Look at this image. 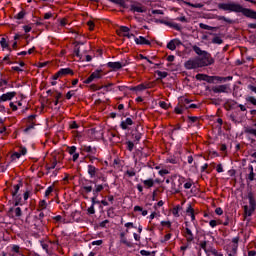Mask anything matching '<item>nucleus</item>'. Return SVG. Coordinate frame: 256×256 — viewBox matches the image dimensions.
<instances>
[{
    "mask_svg": "<svg viewBox=\"0 0 256 256\" xmlns=\"http://www.w3.org/2000/svg\"><path fill=\"white\" fill-rule=\"evenodd\" d=\"M218 9L229 11L230 13H242L248 19H256V11L249 8H244L241 4L235 2L219 3Z\"/></svg>",
    "mask_w": 256,
    "mask_h": 256,
    "instance_id": "1",
    "label": "nucleus"
},
{
    "mask_svg": "<svg viewBox=\"0 0 256 256\" xmlns=\"http://www.w3.org/2000/svg\"><path fill=\"white\" fill-rule=\"evenodd\" d=\"M248 201H249L250 209H249V206L245 205L244 213L248 217H251V215H253V211H255L256 209L255 194H253V192L248 193Z\"/></svg>",
    "mask_w": 256,
    "mask_h": 256,
    "instance_id": "2",
    "label": "nucleus"
},
{
    "mask_svg": "<svg viewBox=\"0 0 256 256\" xmlns=\"http://www.w3.org/2000/svg\"><path fill=\"white\" fill-rule=\"evenodd\" d=\"M196 59L198 60L200 67H209V65H213V63H215V60L213 57H211L209 52L202 54V56L196 57Z\"/></svg>",
    "mask_w": 256,
    "mask_h": 256,
    "instance_id": "3",
    "label": "nucleus"
},
{
    "mask_svg": "<svg viewBox=\"0 0 256 256\" xmlns=\"http://www.w3.org/2000/svg\"><path fill=\"white\" fill-rule=\"evenodd\" d=\"M88 175L90 179H95V177H97V179H100V181H103V183L107 181V178L102 173L99 172V168L91 164L88 165Z\"/></svg>",
    "mask_w": 256,
    "mask_h": 256,
    "instance_id": "4",
    "label": "nucleus"
},
{
    "mask_svg": "<svg viewBox=\"0 0 256 256\" xmlns=\"http://www.w3.org/2000/svg\"><path fill=\"white\" fill-rule=\"evenodd\" d=\"M213 93H229L231 91V86L229 84H222L212 87Z\"/></svg>",
    "mask_w": 256,
    "mask_h": 256,
    "instance_id": "5",
    "label": "nucleus"
},
{
    "mask_svg": "<svg viewBox=\"0 0 256 256\" xmlns=\"http://www.w3.org/2000/svg\"><path fill=\"white\" fill-rule=\"evenodd\" d=\"M185 69H199L201 68V64H199V60H197V58L194 59H190L188 61L185 62L184 64Z\"/></svg>",
    "mask_w": 256,
    "mask_h": 256,
    "instance_id": "6",
    "label": "nucleus"
},
{
    "mask_svg": "<svg viewBox=\"0 0 256 256\" xmlns=\"http://www.w3.org/2000/svg\"><path fill=\"white\" fill-rule=\"evenodd\" d=\"M90 183H94L95 188L92 190L93 191V195L95 197L99 196V193H101L103 191V189H105V187H108L107 184H97V180L94 181H90Z\"/></svg>",
    "mask_w": 256,
    "mask_h": 256,
    "instance_id": "7",
    "label": "nucleus"
},
{
    "mask_svg": "<svg viewBox=\"0 0 256 256\" xmlns=\"http://www.w3.org/2000/svg\"><path fill=\"white\" fill-rule=\"evenodd\" d=\"M101 70H96L94 71L85 81L84 83L86 85H89V83H92L93 81H95V79H101Z\"/></svg>",
    "mask_w": 256,
    "mask_h": 256,
    "instance_id": "8",
    "label": "nucleus"
},
{
    "mask_svg": "<svg viewBox=\"0 0 256 256\" xmlns=\"http://www.w3.org/2000/svg\"><path fill=\"white\" fill-rule=\"evenodd\" d=\"M184 237L187 243H193V241H195V236L193 235L190 227L185 228Z\"/></svg>",
    "mask_w": 256,
    "mask_h": 256,
    "instance_id": "9",
    "label": "nucleus"
},
{
    "mask_svg": "<svg viewBox=\"0 0 256 256\" xmlns=\"http://www.w3.org/2000/svg\"><path fill=\"white\" fill-rule=\"evenodd\" d=\"M130 11H132V13H145V9H143V6H141V4L137 2L130 5Z\"/></svg>",
    "mask_w": 256,
    "mask_h": 256,
    "instance_id": "10",
    "label": "nucleus"
},
{
    "mask_svg": "<svg viewBox=\"0 0 256 256\" xmlns=\"http://www.w3.org/2000/svg\"><path fill=\"white\" fill-rule=\"evenodd\" d=\"M141 137H143V134H141V132H138L137 129L131 134L132 142L135 143V145H137L141 141Z\"/></svg>",
    "mask_w": 256,
    "mask_h": 256,
    "instance_id": "11",
    "label": "nucleus"
},
{
    "mask_svg": "<svg viewBox=\"0 0 256 256\" xmlns=\"http://www.w3.org/2000/svg\"><path fill=\"white\" fill-rule=\"evenodd\" d=\"M107 67L113 71H119V69L123 68V64H121V62H108Z\"/></svg>",
    "mask_w": 256,
    "mask_h": 256,
    "instance_id": "12",
    "label": "nucleus"
},
{
    "mask_svg": "<svg viewBox=\"0 0 256 256\" xmlns=\"http://www.w3.org/2000/svg\"><path fill=\"white\" fill-rule=\"evenodd\" d=\"M181 185H182V183L180 181H178V185L175 181H172L171 189H172V193L174 195H177L178 193H181Z\"/></svg>",
    "mask_w": 256,
    "mask_h": 256,
    "instance_id": "13",
    "label": "nucleus"
},
{
    "mask_svg": "<svg viewBox=\"0 0 256 256\" xmlns=\"http://www.w3.org/2000/svg\"><path fill=\"white\" fill-rule=\"evenodd\" d=\"M133 125V119L131 118H126L125 121H122L120 124L121 129H123L124 131L129 129V126Z\"/></svg>",
    "mask_w": 256,
    "mask_h": 256,
    "instance_id": "14",
    "label": "nucleus"
},
{
    "mask_svg": "<svg viewBox=\"0 0 256 256\" xmlns=\"http://www.w3.org/2000/svg\"><path fill=\"white\" fill-rule=\"evenodd\" d=\"M16 95L17 92H7L6 94L0 96V99H2V101H11V99H13V97H15Z\"/></svg>",
    "mask_w": 256,
    "mask_h": 256,
    "instance_id": "15",
    "label": "nucleus"
},
{
    "mask_svg": "<svg viewBox=\"0 0 256 256\" xmlns=\"http://www.w3.org/2000/svg\"><path fill=\"white\" fill-rule=\"evenodd\" d=\"M136 45H151V41L147 40L145 37L140 36L139 38H135Z\"/></svg>",
    "mask_w": 256,
    "mask_h": 256,
    "instance_id": "16",
    "label": "nucleus"
},
{
    "mask_svg": "<svg viewBox=\"0 0 256 256\" xmlns=\"http://www.w3.org/2000/svg\"><path fill=\"white\" fill-rule=\"evenodd\" d=\"M83 151L89 153L88 155H97V148L91 146H84Z\"/></svg>",
    "mask_w": 256,
    "mask_h": 256,
    "instance_id": "17",
    "label": "nucleus"
},
{
    "mask_svg": "<svg viewBox=\"0 0 256 256\" xmlns=\"http://www.w3.org/2000/svg\"><path fill=\"white\" fill-rule=\"evenodd\" d=\"M59 71L61 77H66V75H74L73 69L71 68H62Z\"/></svg>",
    "mask_w": 256,
    "mask_h": 256,
    "instance_id": "18",
    "label": "nucleus"
},
{
    "mask_svg": "<svg viewBox=\"0 0 256 256\" xmlns=\"http://www.w3.org/2000/svg\"><path fill=\"white\" fill-rule=\"evenodd\" d=\"M233 76L221 77V76H214V81H219V83H226V81H231Z\"/></svg>",
    "mask_w": 256,
    "mask_h": 256,
    "instance_id": "19",
    "label": "nucleus"
},
{
    "mask_svg": "<svg viewBox=\"0 0 256 256\" xmlns=\"http://www.w3.org/2000/svg\"><path fill=\"white\" fill-rule=\"evenodd\" d=\"M244 133L246 135H253V137L256 138V129H254V128H251V127L247 126V127L244 128Z\"/></svg>",
    "mask_w": 256,
    "mask_h": 256,
    "instance_id": "20",
    "label": "nucleus"
},
{
    "mask_svg": "<svg viewBox=\"0 0 256 256\" xmlns=\"http://www.w3.org/2000/svg\"><path fill=\"white\" fill-rule=\"evenodd\" d=\"M192 49L196 53V55H198V57H201L202 55H204V53H207V51L201 50L197 45L192 46Z\"/></svg>",
    "mask_w": 256,
    "mask_h": 256,
    "instance_id": "21",
    "label": "nucleus"
},
{
    "mask_svg": "<svg viewBox=\"0 0 256 256\" xmlns=\"http://www.w3.org/2000/svg\"><path fill=\"white\" fill-rule=\"evenodd\" d=\"M149 84H140V85H138V86H136V87H133L131 90L132 91H145V89H149Z\"/></svg>",
    "mask_w": 256,
    "mask_h": 256,
    "instance_id": "22",
    "label": "nucleus"
},
{
    "mask_svg": "<svg viewBox=\"0 0 256 256\" xmlns=\"http://www.w3.org/2000/svg\"><path fill=\"white\" fill-rule=\"evenodd\" d=\"M200 29H206V31H217V27L209 26L207 24L200 23Z\"/></svg>",
    "mask_w": 256,
    "mask_h": 256,
    "instance_id": "23",
    "label": "nucleus"
},
{
    "mask_svg": "<svg viewBox=\"0 0 256 256\" xmlns=\"http://www.w3.org/2000/svg\"><path fill=\"white\" fill-rule=\"evenodd\" d=\"M0 45L2 49H7L8 51H11V47H9V43H7V39L1 38Z\"/></svg>",
    "mask_w": 256,
    "mask_h": 256,
    "instance_id": "24",
    "label": "nucleus"
},
{
    "mask_svg": "<svg viewBox=\"0 0 256 256\" xmlns=\"http://www.w3.org/2000/svg\"><path fill=\"white\" fill-rule=\"evenodd\" d=\"M183 3H185V5H188V7H193L194 9H202V7L204 6L201 3L193 4L191 2H185V1H183Z\"/></svg>",
    "mask_w": 256,
    "mask_h": 256,
    "instance_id": "25",
    "label": "nucleus"
},
{
    "mask_svg": "<svg viewBox=\"0 0 256 256\" xmlns=\"http://www.w3.org/2000/svg\"><path fill=\"white\" fill-rule=\"evenodd\" d=\"M216 222H217V225H224L225 227H227L229 225V215L225 216L224 222L221 219L216 220Z\"/></svg>",
    "mask_w": 256,
    "mask_h": 256,
    "instance_id": "26",
    "label": "nucleus"
},
{
    "mask_svg": "<svg viewBox=\"0 0 256 256\" xmlns=\"http://www.w3.org/2000/svg\"><path fill=\"white\" fill-rule=\"evenodd\" d=\"M218 21H225V23H229V25H233L234 21L225 17V16H217Z\"/></svg>",
    "mask_w": 256,
    "mask_h": 256,
    "instance_id": "27",
    "label": "nucleus"
},
{
    "mask_svg": "<svg viewBox=\"0 0 256 256\" xmlns=\"http://www.w3.org/2000/svg\"><path fill=\"white\" fill-rule=\"evenodd\" d=\"M143 184L145 185V187H148V189H149V188L153 187V185H155V181L150 178L148 180H144Z\"/></svg>",
    "mask_w": 256,
    "mask_h": 256,
    "instance_id": "28",
    "label": "nucleus"
},
{
    "mask_svg": "<svg viewBox=\"0 0 256 256\" xmlns=\"http://www.w3.org/2000/svg\"><path fill=\"white\" fill-rule=\"evenodd\" d=\"M21 187H23L22 183H19V184L14 186V191L12 192V197L17 196V194L19 193V189H21Z\"/></svg>",
    "mask_w": 256,
    "mask_h": 256,
    "instance_id": "29",
    "label": "nucleus"
},
{
    "mask_svg": "<svg viewBox=\"0 0 256 256\" xmlns=\"http://www.w3.org/2000/svg\"><path fill=\"white\" fill-rule=\"evenodd\" d=\"M35 128V122H27V127L24 129V133H29L31 129Z\"/></svg>",
    "mask_w": 256,
    "mask_h": 256,
    "instance_id": "30",
    "label": "nucleus"
},
{
    "mask_svg": "<svg viewBox=\"0 0 256 256\" xmlns=\"http://www.w3.org/2000/svg\"><path fill=\"white\" fill-rule=\"evenodd\" d=\"M81 190L83 193H91V191H93V186H85V185H82L81 186Z\"/></svg>",
    "mask_w": 256,
    "mask_h": 256,
    "instance_id": "31",
    "label": "nucleus"
},
{
    "mask_svg": "<svg viewBox=\"0 0 256 256\" xmlns=\"http://www.w3.org/2000/svg\"><path fill=\"white\" fill-rule=\"evenodd\" d=\"M86 159H88L90 161V163H94L99 158L96 156V154H88V155H86Z\"/></svg>",
    "mask_w": 256,
    "mask_h": 256,
    "instance_id": "32",
    "label": "nucleus"
},
{
    "mask_svg": "<svg viewBox=\"0 0 256 256\" xmlns=\"http://www.w3.org/2000/svg\"><path fill=\"white\" fill-rule=\"evenodd\" d=\"M212 43L214 45H221V44H223V39H221V37H219V36H216L212 39Z\"/></svg>",
    "mask_w": 256,
    "mask_h": 256,
    "instance_id": "33",
    "label": "nucleus"
},
{
    "mask_svg": "<svg viewBox=\"0 0 256 256\" xmlns=\"http://www.w3.org/2000/svg\"><path fill=\"white\" fill-rule=\"evenodd\" d=\"M167 49H170V51H175L177 49L175 41L171 40L170 42H168Z\"/></svg>",
    "mask_w": 256,
    "mask_h": 256,
    "instance_id": "34",
    "label": "nucleus"
},
{
    "mask_svg": "<svg viewBox=\"0 0 256 256\" xmlns=\"http://www.w3.org/2000/svg\"><path fill=\"white\" fill-rule=\"evenodd\" d=\"M126 145H127L128 151H130V152L133 151V149L135 148V142H133V141H127Z\"/></svg>",
    "mask_w": 256,
    "mask_h": 256,
    "instance_id": "35",
    "label": "nucleus"
},
{
    "mask_svg": "<svg viewBox=\"0 0 256 256\" xmlns=\"http://www.w3.org/2000/svg\"><path fill=\"white\" fill-rule=\"evenodd\" d=\"M181 209V206L177 205L176 207L173 208L172 214L174 217H179V210Z\"/></svg>",
    "mask_w": 256,
    "mask_h": 256,
    "instance_id": "36",
    "label": "nucleus"
},
{
    "mask_svg": "<svg viewBox=\"0 0 256 256\" xmlns=\"http://www.w3.org/2000/svg\"><path fill=\"white\" fill-rule=\"evenodd\" d=\"M168 27H172V29H175L176 31H181V26L179 24L169 22Z\"/></svg>",
    "mask_w": 256,
    "mask_h": 256,
    "instance_id": "37",
    "label": "nucleus"
},
{
    "mask_svg": "<svg viewBox=\"0 0 256 256\" xmlns=\"http://www.w3.org/2000/svg\"><path fill=\"white\" fill-rule=\"evenodd\" d=\"M25 15H27V13L25 12V10H21L16 16L15 19H23L25 17Z\"/></svg>",
    "mask_w": 256,
    "mask_h": 256,
    "instance_id": "38",
    "label": "nucleus"
},
{
    "mask_svg": "<svg viewBox=\"0 0 256 256\" xmlns=\"http://www.w3.org/2000/svg\"><path fill=\"white\" fill-rule=\"evenodd\" d=\"M12 252L17 253L18 255H21V247H19V245H13Z\"/></svg>",
    "mask_w": 256,
    "mask_h": 256,
    "instance_id": "39",
    "label": "nucleus"
},
{
    "mask_svg": "<svg viewBox=\"0 0 256 256\" xmlns=\"http://www.w3.org/2000/svg\"><path fill=\"white\" fill-rule=\"evenodd\" d=\"M246 101H247L248 103H251L252 105H254V106L256 107V98H255V97H253V96H248V97L246 98Z\"/></svg>",
    "mask_w": 256,
    "mask_h": 256,
    "instance_id": "40",
    "label": "nucleus"
},
{
    "mask_svg": "<svg viewBox=\"0 0 256 256\" xmlns=\"http://www.w3.org/2000/svg\"><path fill=\"white\" fill-rule=\"evenodd\" d=\"M14 197V201H15V207L21 205V196L20 195H17L16 196H13Z\"/></svg>",
    "mask_w": 256,
    "mask_h": 256,
    "instance_id": "41",
    "label": "nucleus"
},
{
    "mask_svg": "<svg viewBox=\"0 0 256 256\" xmlns=\"http://www.w3.org/2000/svg\"><path fill=\"white\" fill-rule=\"evenodd\" d=\"M156 75H158V77H160L161 79H165V77H167V75H169V73L157 70Z\"/></svg>",
    "mask_w": 256,
    "mask_h": 256,
    "instance_id": "42",
    "label": "nucleus"
},
{
    "mask_svg": "<svg viewBox=\"0 0 256 256\" xmlns=\"http://www.w3.org/2000/svg\"><path fill=\"white\" fill-rule=\"evenodd\" d=\"M121 243H123V245H126V247H133V243L127 241V238H121Z\"/></svg>",
    "mask_w": 256,
    "mask_h": 256,
    "instance_id": "43",
    "label": "nucleus"
},
{
    "mask_svg": "<svg viewBox=\"0 0 256 256\" xmlns=\"http://www.w3.org/2000/svg\"><path fill=\"white\" fill-rule=\"evenodd\" d=\"M107 215H108V217H111V218L115 217V208H113V207L109 208L107 210Z\"/></svg>",
    "mask_w": 256,
    "mask_h": 256,
    "instance_id": "44",
    "label": "nucleus"
},
{
    "mask_svg": "<svg viewBox=\"0 0 256 256\" xmlns=\"http://www.w3.org/2000/svg\"><path fill=\"white\" fill-rule=\"evenodd\" d=\"M206 77H207V74H197L196 75L197 81H205Z\"/></svg>",
    "mask_w": 256,
    "mask_h": 256,
    "instance_id": "45",
    "label": "nucleus"
},
{
    "mask_svg": "<svg viewBox=\"0 0 256 256\" xmlns=\"http://www.w3.org/2000/svg\"><path fill=\"white\" fill-rule=\"evenodd\" d=\"M205 81H206L207 83H215V76L206 75Z\"/></svg>",
    "mask_w": 256,
    "mask_h": 256,
    "instance_id": "46",
    "label": "nucleus"
},
{
    "mask_svg": "<svg viewBox=\"0 0 256 256\" xmlns=\"http://www.w3.org/2000/svg\"><path fill=\"white\" fill-rule=\"evenodd\" d=\"M57 167V158H54L52 165L50 167H47L48 171H51V169H55Z\"/></svg>",
    "mask_w": 256,
    "mask_h": 256,
    "instance_id": "47",
    "label": "nucleus"
},
{
    "mask_svg": "<svg viewBox=\"0 0 256 256\" xmlns=\"http://www.w3.org/2000/svg\"><path fill=\"white\" fill-rule=\"evenodd\" d=\"M186 213H188V215H193V213H195V209H193V206L189 205L186 209Z\"/></svg>",
    "mask_w": 256,
    "mask_h": 256,
    "instance_id": "48",
    "label": "nucleus"
},
{
    "mask_svg": "<svg viewBox=\"0 0 256 256\" xmlns=\"http://www.w3.org/2000/svg\"><path fill=\"white\" fill-rule=\"evenodd\" d=\"M35 117H37V115H35V114H32V115L28 116L27 122L28 123H35Z\"/></svg>",
    "mask_w": 256,
    "mask_h": 256,
    "instance_id": "49",
    "label": "nucleus"
},
{
    "mask_svg": "<svg viewBox=\"0 0 256 256\" xmlns=\"http://www.w3.org/2000/svg\"><path fill=\"white\" fill-rule=\"evenodd\" d=\"M15 215L16 217H21V215H23V211H21L20 207L15 208Z\"/></svg>",
    "mask_w": 256,
    "mask_h": 256,
    "instance_id": "50",
    "label": "nucleus"
},
{
    "mask_svg": "<svg viewBox=\"0 0 256 256\" xmlns=\"http://www.w3.org/2000/svg\"><path fill=\"white\" fill-rule=\"evenodd\" d=\"M9 82H7V80L1 79L0 80V87H1V91H5V88L3 87L4 85H8Z\"/></svg>",
    "mask_w": 256,
    "mask_h": 256,
    "instance_id": "51",
    "label": "nucleus"
},
{
    "mask_svg": "<svg viewBox=\"0 0 256 256\" xmlns=\"http://www.w3.org/2000/svg\"><path fill=\"white\" fill-rule=\"evenodd\" d=\"M40 209H47V201L42 200L39 202Z\"/></svg>",
    "mask_w": 256,
    "mask_h": 256,
    "instance_id": "52",
    "label": "nucleus"
},
{
    "mask_svg": "<svg viewBox=\"0 0 256 256\" xmlns=\"http://www.w3.org/2000/svg\"><path fill=\"white\" fill-rule=\"evenodd\" d=\"M120 31H121V33H124V35H125V34L129 33L130 29L127 26H121Z\"/></svg>",
    "mask_w": 256,
    "mask_h": 256,
    "instance_id": "53",
    "label": "nucleus"
},
{
    "mask_svg": "<svg viewBox=\"0 0 256 256\" xmlns=\"http://www.w3.org/2000/svg\"><path fill=\"white\" fill-rule=\"evenodd\" d=\"M74 55L76 57H78L79 59H81V54H80V50H79L78 46H75V48H74Z\"/></svg>",
    "mask_w": 256,
    "mask_h": 256,
    "instance_id": "54",
    "label": "nucleus"
},
{
    "mask_svg": "<svg viewBox=\"0 0 256 256\" xmlns=\"http://www.w3.org/2000/svg\"><path fill=\"white\" fill-rule=\"evenodd\" d=\"M21 157V154L19 152H15L11 155L12 161H15V159H19Z\"/></svg>",
    "mask_w": 256,
    "mask_h": 256,
    "instance_id": "55",
    "label": "nucleus"
},
{
    "mask_svg": "<svg viewBox=\"0 0 256 256\" xmlns=\"http://www.w3.org/2000/svg\"><path fill=\"white\" fill-rule=\"evenodd\" d=\"M77 151V147L72 146V147H68V153L70 155H74V153Z\"/></svg>",
    "mask_w": 256,
    "mask_h": 256,
    "instance_id": "56",
    "label": "nucleus"
},
{
    "mask_svg": "<svg viewBox=\"0 0 256 256\" xmlns=\"http://www.w3.org/2000/svg\"><path fill=\"white\" fill-rule=\"evenodd\" d=\"M161 225L162 227H168V229H171V221H162Z\"/></svg>",
    "mask_w": 256,
    "mask_h": 256,
    "instance_id": "57",
    "label": "nucleus"
},
{
    "mask_svg": "<svg viewBox=\"0 0 256 256\" xmlns=\"http://www.w3.org/2000/svg\"><path fill=\"white\" fill-rule=\"evenodd\" d=\"M51 193H53V186H50L47 188V190L45 192V197H49L51 195Z\"/></svg>",
    "mask_w": 256,
    "mask_h": 256,
    "instance_id": "58",
    "label": "nucleus"
},
{
    "mask_svg": "<svg viewBox=\"0 0 256 256\" xmlns=\"http://www.w3.org/2000/svg\"><path fill=\"white\" fill-rule=\"evenodd\" d=\"M159 105L162 109H169V106H168L167 102H165V101H160Z\"/></svg>",
    "mask_w": 256,
    "mask_h": 256,
    "instance_id": "59",
    "label": "nucleus"
},
{
    "mask_svg": "<svg viewBox=\"0 0 256 256\" xmlns=\"http://www.w3.org/2000/svg\"><path fill=\"white\" fill-rule=\"evenodd\" d=\"M70 129H79V124L76 121L70 123Z\"/></svg>",
    "mask_w": 256,
    "mask_h": 256,
    "instance_id": "60",
    "label": "nucleus"
},
{
    "mask_svg": "<svg viewBox=\"0 0 256 256\" xmlns=\"http://www.w3.org/2000/svg\"><path fill=\"white\" fill-rule=\"evenodd\" d=\"M87 212L89 213V215H95V206H90Z\"/></svg>",
    "mask_w": 256,
    "mask_h": 256,
    "instance_id": "61",
    "label": "nucleus"
},
{
    "mask_svg": "<svg viewBox=\"0 0 256 256\" xmlns=\"http://www.w3.org/2000/svg\"><path fill=\"white\" fill-rule=\"evenodd\" d=\"M154 21L155 23H161L162 25H167V26L169 25V22L165 20L155 19Z\"/></svg>",
    "mask_w": 256,
    "mask_h": 256,
    "instance_id": "62",
    "label": "nucleus"
},
{
    "mask_svg": "<svg viewBox=\"0 0 256 256\" xmlns=\"http://www.w3.org/2000/svg\"><path fill=\"white\" fill-rule=\"evenodd\" d=\"M126 175H128V177H135L136 173L134 170H127Z\"/></svg>",
    "mask_w": 256,
    "mask_h": 256,
    "instance_id": "63",
    "label": "nucleus"
},
{
    "mask_svg": "<svg viewBox=\"0 0 256 256\" xmlns=\"http://www.w3.org/2000/svg\"><path fill=\"white\" fill-rule=\"evenodd\" d=\"M216 215H222L223 214V209L221 207H218L215 209Z\"/></svg>",
    "mask_w": 256,
    "mask_h": 256,
    "instance_id": "64",
    "label": "nucleus"
}]
</instances>
